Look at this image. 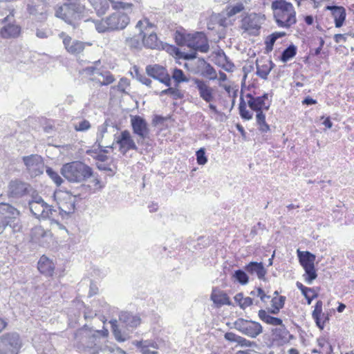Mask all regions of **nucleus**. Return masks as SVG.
<instances>
[{
  "mask_svg": "<svg viewBox=\"0 0 354 354\" xmlns=\"http://www.w3.org/2000/svg\"><path fill=\"white\" fill-rule=\"evenodd\" d=\"M174 39L178 46H187L192 50L191 53H187L175 47L174 52L179 59H193L196 57V51L207 53L209 48L207 38L202 32L188 33L185 31H176Z\"/></svg>",
  "mask_w": 354,
  "mask_h": 354,
  "instance_id": "f257e3e1",
  "label": "nucleus"
},
{
  "mask_svg": "<svg viewBox=\"0 0 354 354\" xmlns=\"http://www.w3.org/2000/svg\"><path fill=\"white\" fill-rule=\"evenodd\" d=\"M271 104L272 99L268 93H264L261 96H255L251 93H242L239 105L240 116L243 120H250L252 118L253 113L248 109L247 106L258 114L260 112L264 113V111H268Z\"/></svg>",
  "mask_w": 354,
  "mask_h": 354,
  "instance_id": "f03ea898",
  "label": "nucleus"
},
{
  "mask_svg": "<svg viewBox=\"0 0 354 354\" xmlns=\"http://www.w3.org/2000/svg\"><path fill=\"white\" fill-rule=\"evenodd\" d=\"M271 8L279 27L289 28L296 24V12L293 5L285 0H274Z\"/></svg>",
  "mask_w": 354,
  "mask_h": 354,
  "instance_id": "7ed1b4c3",
  "label": "nucleus"
},
{
  "mask_svg": "<svg viewBox=\"0 0 354 354\" xmlns=\"http://www.w3.org/2000/svg\"><path fill=\"white\" fill-rule=\"evenodd\" d=\"M85 8L77 1H69L55 8V15L75 27L81 21Z\"/></svg>",
  "mask_w": 354,
  "mask_h": 354,
  "instance_id": "20e7f679",
  "label": "nucleus"
},
{
  "mask_svg": "<svg viewBox=\"0 0 354 354\" xmlns=\"http://www.w3.org/2000/svg\"><path fill=\"white\" fill-rule=\"evenodd\" d=\"M105 19H102L95 24V27L99 32H104L109 30H118L125 28L130 22L128 12L131 10H115Z\"/></svg>",
  "mask_w": 354,
  "mask_h": 354,
  "instance_id": "39448f33",
  "label": "nucleus"
},
{
  "mask_svg": "<svg viewBox=\"0 0 354 354\" xmlns=\"http://www.w3.org/2000/svg\"><path fill=\"white\" fill-rule=\"evenodd\" d=\"M62 174L68 180L79 183L89 178L92 169L80 161H74L65 164L62 168Z\"/></svg>",
  "mask_w": 354,
  "mask_h": 354,
  "instance_id": "423d86ee",
  "label": "nucleus"
},
{
  "mask_svg": "<svg viewBox=\"0 0 354 354\" xmlns=\"http://www.w3.org/2000/svg\"><path fill=\"white\" fill-rule=\"evenodd\" d=\"M251 294L256 295L265 305L268 313L277 315L281 309L284 306L286 298L285 296L280 295L277 290L274 291L273 296L270 300V306L267 305L268 301L270 299V296L268 295L264 290L260 287L255 288Z\"/></svg>",
  "mask_w": 354,
  "mask_h": 354,
  "instance_id": "0eeeda50",
  "label": "nucleus"
},
{
  "mask_svg": "<svg viewBox=\"0 0 354 354\" xmlns=\"http://www.w3.org/2000/svg\"><path fill=\"white\" fill-rule=\"evenodd\" d=\"M300 265L304 270L303 277L308 284H311L317 279V273L315 266L316 256L308 251L297 250Z\"/></svg>",
  "mask_w": 354,
  "mask_h": 354,
  "instance_id": "6e6552de",
  "label": "nucleus"
},
{
  "mask_svg": "<svg viewBox=\"0 0 354 354\" xmlns=\"http://www.w3.org/2000/svg\"><path fill=\"white\" fill-rule=\"evenodd\" d=\"M97 15H105L111 6L114 10H122L124 11L133 10L134 6L132 3L125 0H88Z\"/></svg>",
  "mask_w": 354,
  "mask_h": 354,
  "instance_id": "1a4fd4ad",
  "label": "nucleus"
},
{
  "mask_svg": "<svg viewBox=\"0 0 354 354\" xmlns=\"http://www.w3.org/2000/svg\"><path fill=\"white\" fill-rule=\"evenodd\" d=\"M19 211L8 203H0V221L11 227L14 232L20 231Z\"/></svg>",
  "mask_w": 354,
  "mask_h": 354,
  "instance_id": "9d476101",
  "label": "nucleus"
},
{
  "mask_svg": "<svg viewBox=\"0 0 354 354\" xmlns=\"http://www.w3.org/2000/svg\"><path fill=\"white\" fill-rule=\"evenodd\" d=\"M59 37L62 39V43L66 51L71 55L79 57L83 55L88 46H92L90 42H84L77 39H73L64 32L59 34Z\"/></svg>",
  "mask_w": 354,
  "mask_h": 354,
  "instance_id": "9b49d317",
  "label": "nucleus"
},
{
  "mask_svg": "<svg viewBox=\"0 0 354 354\" xmlns=\"http://www.w3.org/2000/svg\"><path fill=\"white\" fill-rule=\"evenodd\" d=\"M137 26L140 28L141 34L142 35V42L144 45L149 48L156 49L161 46V42L158 38L156 32H152L147 35V30L152 29L156 26L149 21V19L144 18L138 22Z\"/></svg>",
  "mask_w": 354,
  "mask_h": 354,
  "instance_id": "f8f14e48",
  "label": "nucleus"
},
{
  "mask_svg": "<svg viewBox=\"0 0 354 354\" xmlns=\"http://www.w3.org/2000/svg\"><path fill=\"white\" fill-rule=\"evenodd\" d=\"M55 198L62 214H71L75 212L77 198L68 192L59 191L55 193Z\"/></svg>",
  "mask_w": 354,
  "mask_h": 354,
  "instance_id": "ddd939ff",
  "label": "nucleus"
},
{
  "mask_svg": "<svg viewBox=\"0 0 354 354\" xmlns=\"http://www.w3.org/2000/svg\"><path fill=\"white\" fill-rule=\"evenodd\" d=\"M20 346L17 333H6L0 337V354H18Z\"/></svg>",
  "mask_w": 354,
  "mask_h": 354,
  "instance_id": "4468645a",
  "label": "nucleus"
},
{
  "mask_svg": "<svg viewBox=\"0 0 354 354\" xmlns=\"http://www.w3.org/2000/svg\"><path fill=\"white\" fill-rule=\"evenodd\" d=\"M234 328L242 334L254 338L262 333L261 325L257 322L243 318L237 319L234 323Z\"/></svg>",
  "mask_w": 354,
  "mask_h": 354,
  "instance_id": "2eb2a0df",
  "label": "nucleus"
},
{
  "mask_svg": "<svg viewBox=\"0 0 354 354\" xmlns=\"http://www.w3.org/2000/svg\"><path fill=\"white\" fill-rule=\"evenodd\" d=\"M23 161L31 177L38 176L43 173L44 161L41 156L37 154L24 156Z\"/></svg>",
  "mask_w": 354,
  "mask_h": 354,
  "instance_id": "dca6fc26",
  "label": "nucleus"
},
{
  "mask_svg": "<svg viewBox=\"0 0 354 354\" xmlns=\"http://www.w3.org/2000/svg\"><path fill=\"white\" fill-rule=\"evenodd\" d=\"M146 72L148 75L158 80L165 86H171V77L165 67L158 64L149 65L146 67Z\"/></svg>",
  "mask_w": 354,
  "mask_h": 354,
  "instance_id": "f3484780",
  "label": "nucleus"
},
{
  "mask_svg": "<svg viewBox=\"0 0 354 354\" xmlns=\"http://www.w3.org/2000/svg\"><path fill=\"white\" fill-rule=\"evenodd\" d=\"M30 212L36 218H48L53 216L54 211L51 206L43 200L33 201L29 203Z\"/></svg>",
  "mask_w": 354,
  "mask_h": 354,
  "instance_id": "a211bd4d",
  "label": "nucleus"
},
{
  "mask_svg": "<svg viewBox=\"0 0 354 354\" xmlns=\"http://www.w3.org/2000/svg\"><path fill=\"white\" fill-rule=\"evenodd\" d=\"M193 81L202 100L207 103H210L214 100L215 89L207 82L198 78L194 79Z\"/></svg>",
  "mask_w": 354,
  "mask_h": 354,
  "instance_id": "6ab92c4d",
  "label": "nucleus"
},
{
  "mask_svg": "<svg viewBox=\"0 0 354 354\" xmlns=\"http://www.w3.org/2000/svg\"><path fill=\"white\" fill-rule=\"evenodd\" d=\"M131 125L134 134L141 138L149 137L150 130L147 121L140 115H131Z\"/></svg>",
  "mask_w": 354,
  "mask_h": 354,
  "instance_id": "aec40b11",
  "label": "nucleus"
},
{
  "mask_svg": "<svg viewBox=\"0 0 354 354\" xmlns=\"http://www.w3.org/2000/svg\"><path fill=\"white\" fill-rule=\"evenodd\" d=\"M115 142L119 147L120 151L125 154L130 150L136 149V145L128 130L122 131L115 138Z\"/></svg>",
  "mask_w": 354,
  "mask_h": 354,
  "instance_id": "412c9836",
  "label": "nucleus"
},
{
  "mask_svg": "<svg viewBox=\"0 0 354 354\" xmlns=\"http://www.w3.org/2000/svg\"><path fill=\"white\" fill-rule=\"evenodd\" d=\"M53 236L50 230H45L41 225H37L30 231V241L40 245H44Z\"/></svg>",
  "mask_w": 354,
  "mask_h": 354,
  "instance_id": "4be33fe9",
  "label": "nucleus"
},
{
  "mask_svg": "<svg viewBox=\"0 0 354 354\" xmlns=\"http://www.w3.org/2000/svg\"><path fill=\"white\" fill-rule=\"evenodd\" d=\"M29 185L20 180H13L8 185V195L12 197H21L28 193Z\"/></svg>",
  "mask_w": 354,
  "mask_h": 354,
  "instance_id": "5701e85b",
  "label": "nucleus"
},
{
  "mask_svg": "<svg viewBox=\"0 0 354 354\" xmlns=\"http://www.w3.org/2000/svg\"><path fill=\"white\" fill-rule=\"evenodd\" d=\"M322 307V301H317L312 313L313 319L321 330L324 329L326 324L329 321V315L323 312Z\"/></svg>",
  "mask_w": 354,
  "mask_h": 354,
  "instance_id": "b1692460",
  "label": "nucleus"
},
{
  "mask_svg": "<svg viewBox=\"0 0 354 354\" xmlns=\"http://www.w3.org/2000/svg\"><path fill=\"white\" fill-rule=\"evenodd\" d=\"M325 10L331 12L336 28H340L344 25L346 17V9L343 6H327Z\"/></svg>",
  "mask_w": 354,
  "mask_h": 354,
  "instance_id": "393cba45",
  "label": "nucleus"
},
{
  "mask_svg": "<svg viewBox=\"0 0 354 354\" xmlns=\"http://www.w3.org/2000/svg\"><path fill=\"white\" fill-rule=\"evenodd\" d=\"M88 178L86 187L90 194L100 192L104 187L106 182L97 174H93L92 171Z\"/></svg>",
  "mask_w": 354,
  "mask_h": 354,
  "instance_id": "a878e982",
  "label": "nucleus"
},
{
  "mask_svg": "<svg viewBox=\"0 0 354 354\" xmlns=\"http://www.w3.org/2000/svg\"><path fill=\"white\" fill-rule=\"evenodd\" d=\"M241 27L250 34H256L260 29L256 17L251 15H246L242 19Z\"/></svg>",
  "mask_w": 354,
  "mask_h": 354,
  "instance_id": "bb28decb",
  "label": "nucleus"
},
{
  "mask_svg": "<svg viewBox=\"0 0 354 354\" xmlns=\"http://www.w3.org/2000/svg\"><path fill=\"white\" fill-rule=\"evenodd\" d=\"M160 341L142 340L137 343L136 346L142 354H158Z\"/></svg>",
  "mask_w": 354,
  "mask_h": 354,
  "instance_id": "cd10ccee",
  "label": "nucleus"
},
{
  "mask_svg": "<svg viewBox=\"0 0 354 354\" xmlns=\"http://www.w3.org/2000/svg\"><path fill=\"white\" fill-rule=\"evenodd\" d=\"M211 299L217 307L231 304L230 299L227 294L217 288H213Z\"/></svg>",
  "mask_w": 354,
  "mask_h": 354,
  "instance_id": "c85d7f7f",
  "label": "nucleus"
},
{
  "mask_svg": "<svg viewBox=\"0 0 354 354\" xmlns=\"http://www.w3.org/2000/svg\"><path fill=\"white\" fill-rule=\"evenodd\" d=\"M37 268L41 274L48 277H52L54 273L55 266L50 259L43 255L38 261Z\"/></svg>",
  "mask_w": 354,
  "mask_h": 354,
  "instance_id": "c756f323",
  "label": "nucleus"
},
{
  "mask_svg": "<svg viewBox=\"0 0 354 354\" xmlns=\"http://www.w3.org/2000/svg\"><path fill=\"white\" fill-rule=\"evenodd\" d=\"M21 27L15 24L4 26L0 30V35L5 39L15 38L19 36Z\"/></svg>",
  "mask_w": 354,
  "mask_h": 354,
  "instance_id": "7c9ffc66",
  "label": "nucleus"
},
{
  "mask_svg": "<svg viewBox=\"0 0 354 354\" xmlns=\"http://www.w3.org/2000/svg\"><path fill=\"white\" fill-rule=\"evenodd\" d=\"M245 270L251 274H256L259 279H264L266 270L262 263L250 262L245 266Z\"/></svg>",
  "mask_w": 354,
  "mask_h": 354,
  "instance_id": "2f4dec72",
  "label": "nucleus"
},
{
  "mask_svg": "<svg viewBox=\"0 0 354 354\" xmlns=\"http://www.w3.org/2000/svg\"><path fill=\"white\" fill-rule=\"evenodd\" d=\"M271 61L266 59L257 60V74L262 79H266L271 71Z\"/></svg>",
  "mask_w": 354,
  "mask_h": 354,
  "instance_id": "473e14b6",
  "label": "nucleus"
},
{
  "mask_svg": "<svg viewBox=\"0 0 354 354\" xmlns=\"http://www.w3.org/2000/svg\"><path fill=\"white\" fill-rule=\"evenodd\" d=\"M286 35V33L283 31L274 32L268 35L265 40V52L267 53H270L273 50V46L276 40L279 38L283 37Z\"/></svg>",
  "mask_w": 354,
  "mask_h": 354,
  "instance_id": "72a5a7b5",
  "label": "nucleus"
},
{
  "mask_svg": "<svg viewBox=\"0 0 354 354\" xmlns=\"http://www.w3.org/2000/svg\"><path fill=\"white\" fill-rule=\"evenodd\" d=\"M296 286L306 299L308 304H310L311 301L317 297L318 294L314 288L306 287L299 281L296 283Z\"/></svg>",
  "mask_w": 354,
  "mask_h": 354,
  "instance_id": "f704fd0d",
  "label": "nucleus"
},
{
  "mask_svg": "<svg viewBox=\"0 0 354 354\" xmlns=\"http://www.w3.org/2000/svg\"><path fill=\"white\" fill-rule=\"evenodd\" d=\"M268 310L261 309L259 310L258 315L261 321L266 324L272 326H281L283 324L282 319L278 317H274L268 314Z\"/></svg>",
  "mask_w": 354,
  "mask_h": 354,
  "instance_id": "c9c22d12",
  "label": "nucleus"
},
{
  "mask_svg": "<svg viewBox=\"0 0 354 354\" xmlns=\"http://www.w3.org/2000/svg\"><path fill=\"white\" fill-rule=\"evenodd\" d=\"M256 122L260 132L266 133L270 131V125L266 122L264 113L260 112L256 114Z\"/></svg>",
  "mask_w": 354,
  "mask_h": 354,
  "instance_id": "e433bc0d",
  "label": "nucleus"
},
{
  "mask_svg": "<svg viewBox=\"0 0 354 354\" xmlns=\"http://www.w3.org/2000/svg\"><path fill=\"white\" fill-rule=\"evenodd\" d=\"M98 75H101L102 77V78H103L102 81L97 80L95 77H91L90 79L92 81L96 82V83L100 86L109 85V84H112L113 82H114V81H115L114 76L109 71H106L104 73L100 71V73Z\"/></svg>",
  "mask_w": 354,
  "mask_h": 354,
  "instance_id": "4c0bfd02",
  "label": "nucleus"
},
{
  "mask_svg": "<svg viewBox=\"0 0 354 354\" xmlns=\"http://www.w3.org/2000/svg\"><path fill=\"white\" fill-rule=\"evenodd\" d=\"M297 52V48L294 44H290L288 48H286L281 53L280 57V60L286 63L292 58H293Z\"/></svg>",
  "mask_w": 354,
  "mask_h": 354,
  "instance_id": "58836bf2",
  "label": "nucleus"
},
{
  "mask_svg": "<svg viewBox=\"0 0 354 354\" xmlns=\"http://www.w3.org/2000/svg\"><path fill=\"white\" fill-rule=\"evenodd\" d=\"M234 301L242 309H245L253 304V299L250 297H244L242 292L234 296Z\"/></svg>",
  "mask_w": 354,
  "mask_h": 354,
  "instance_id": "ea45409f",
  "label": "nucleus"
},
{
  "mask_svg": "<svg viewBox=\"0 0 354 354\" xmlns=\"http://www.w3.org/2000/svg\"><path fill=\"white\" fill-rule=\"evenodd\" d=\"M169 95L173 97L174 100H179L182 99L183 97V94L182 92L176 88H172L170 86H168L167 89L162 90L160 93V95Z\"/></svg>",
  "mask_w": 354,
  "mask_h": 354,
  "instance_id": "a19ab883",
  "label": "nucleus"
},
{
  "mask_svg": "<svg viewBox=\"0 0 354 354\" xmlns=\"http://www.w3.org/2000/svg\"><path fill=\"white\" fill-rule=\"evenodd\" d=\"M171 77L176 84L188 82V79L184 72L181 69L177 68L173 70Z\"/></svg>",
  "mask_w": 354,
  "mask_h": 354,
  "instance_id": "79ce46f5",
  "label": "nucleus"
},
{
  "mask_svg": "<svg viewBox=\"0 0 354 354\" xmlns=\"http://www.w3.org/2000/svg\"><path fill=\"white\" fill-rule=\"evenodd\" d=\"M111 324L113 334L115 339L119 342H124L127 338L124 335H123L122 333L121 330L118 328V326L116 324V321L115 320L111 321Z\"/></svg>",
  "mask_w": 354,
  "mask_h": 354,
  "instance_id": "37998d69",
  "label": "nucleus"
},
{
  "mask_svg": "<svg viewBox=\"0 0 354 354\" xmlns=\"http://www.w3.org/2000/svg\"><path fill=\"white\" fill-rule=\"evenodd\" d=\"M243 9L244 6L242 3H237L234 6H227L226 8V15L228 17H231L243 11Z\"/></svg>",
  "mask_w": 354,
  "mask_h": 354,
  "instance_id": "c03bdc74",
  "label": "nucleus"
},
{
  "mask_svg": "<svg viewBox=\"0 0 354 354\" xmlns=\"http://www.w3.org/2000/svg\"><path fill=\"white\" fill-rule=\"evenodd\" d=\"M97 354H127L124 351L118 346H106Z\"/></svg>",
  "mask_w": 354,
  "mask_h": 354,
  "instance_id": "a18cd8bd",
  "label": "nucleus"
},
{
  "mask_svg": "<svg viewBox=\"0 0 354 354\" xmlns=\"http://www.w3.org/2000/svg\"><path fill=\"white\" fill-rule=\"evenodd\" d=\"M130 82L126 77L121 78L118 84L113 87V88L116 89L120 93H126V89L129 86Z\"/></svg>",
  "mask_w": 354,
  "mask_h": 354,
  "instance_id": "49530a36",
  "label": "nucleus"
},
{
  "mask_svg": "<svg viewBox=\"0 0 354 354\" xmlns=\"http://www.w3.org/2000/svg\"><path fill=\"white\" fill-rule=\"evenodd\" d=\"M234 276L235 279L242 285L246 284L249 281V278L246 273L241 270H236Z\"/></svg>",
  "mask_w": 354,
  "mask_h": 354,
  "instance_id": "de8ad7c7",
  "label": "nucleus"
},
{
  "mask_svg": "<svg viewBox=\"0 0 354 354\" xmlns=\"http://www.w3.org/2000/svg\"><path fill=\"white\" fill-rule=\"evenodd\" d=\"M46 172L57 186H60L62 185L63 180L57 172L50 168L46 170Z\"/></svg>",
  "mask_w": 354,
  "mask_h": 354,
  "instance_id": "09e8293b",
  "label": "nucleus"
},
{
  "mask_svg": "<svg viewBox=\"0 0 354 354\" xmlns=\"http://www.w3.org/2000/svg\"><path fill=\"white\" fill-rule=\"evenodd\" d=\"M91 127V124L88 120L83 119L78 124L74 125V129L76 131H86Z\"/></svg>",
  "mask_w": 354,
  "mask_h": 354,
  "instance_id": "8fccbe9b",
  "label": "nucleus"
},
{
  "mask_svg": "<svg viewBox=\"0 0 354 354\" xmlns=\"http://www.w3.org/2000/svg\"><path fill=\"white\" fill-rule=\"evenodd\" d=\"M196 160L197 163L200 165H204L207 162V158L205 156V150L204 148H201L196 153Z\"/></svg>",
  "mask_w": 354,
  "mask_h": 354,
  "instance_id": "3c124183",
  "label": "nucleus"
},
{
  "mask_svg": "<svg viewBox=\"0 0 354 354\" xmlns=\"http://www.w3.org/2000/svg\"><path fill=\"white\" fill-rule=\"evenodd\" d=\"M82 73L84 74L86 76L92 77V76H94L95 75H98L100 73V70L94 66H88V67L84 68L82 71Z\"/></svg>",
  "mask_w": 354,
  "mask_h": 354,
  "instance_id": "603ef678",
  "label": "nucleus"
},
{
  "mask_svg": "<svg viewBox=\"0 0 354 354\" xmlns=\"http://www.w3.org/2000/svg\"><path fill=\"white\" fill-rule=\"evenodd\" d=\"M129 325L131 327H136L140 324V318L138 316H129L128 317Z\"/></svg>",
  "mask_w": 354,
  "mask_h": 354,
  "instance_id": "864d4df0",
  "label": "nucleus"
},
{
  "mask_svg": "<svg viewBox=\"0 0 354 354\" xmlns=\"http://www.w3.org/2000/svg\"><path fill=\"white\" fill-rule=\"evenodd\" d=\"M106 153L107 151L106 149H102L97 154H96L95 156H94V158L99 161H106L108 159Z\"/></svg>",
  "mask_w": 354,
  "mask_h": 354,
  "instance_id": "5fc2aeb1",
  "label": "nucleus"
},
{
  "mask_svg": "<svg viewBox=\"0 0 354 354\" xmlns=\"http://www.w3.org/2000/svg\"><path fill=\"white\" fill-rule=\"evenodd\" d=\"M225 339L230 342H236L239 335L232 332H227L224 335Z\"/></svg>",
  "mask_w": 354,
  "mask_h": 354,
  "instance_id": "6e6d98bb",
  "label": "nucleus"
},
{
  "mask_svg": "<svg viewBox=\"0 0 354 354\" xmlns=\"http://www.w3.org/2000/svg\"><path fill=\"white\" fill-rule=\"evenodd\" d=\"M347 35H351L350 34L348 33H346V34H335L334 35V41L335 43L337 44H339L340 42H345L346 41V36Z\"/></svg>",
  "mask_w": 354,
  "mask_h": 354,
  "instance_id": "4d7b16f0",
  "label": "nucleus"
},
{
  "mask_svg": "<svg viewBox=\"0 0 354 354\" xmlns=\"http://www.w3.org/2000/svg\"><path fill=\"white\" fill-rule=\"evenodd\" d=\"M236 342L242 346H250L252 345V343L250 341L246 339L245 338L239 336L238 340Z\"/></svg>",
  "mask_w": 354,
  "mask_h": 354,
  "instance_id": "13d9d810",
  "label": "nucleus"
},
{
  "mask_svg": "<svg viewBox=\"0 0 354 354\" xmlns=\"http://www.w3.org/2000/svg\"><path fill=\"white\" fill-rule=\"evenodd\" d=\"M222 68L227 71H233L234 68V65L231 62H228L225 60V63L221 65Z\"/></svg>",
  "mask_w": 354,
  "mask_h": 354,
  "instance_id": "bf43d9fd",
  "label": "nucleus"
},
{
  "mask_svg": "<svg viewBox=\"0 0 354 354\" xmlns=\"http://www.w3.org/2000/svg\"><path fill=\"white\" fill-rule=\"evenodd\" d=\"M304 21L306 25L310 26L314 23V17L312 15H306L304 17Z\"/></svg>",
  "mask_w": 354,
  "mask_h": 354,
  "instance_id": "052dcab7",
  "label": "nucleus"
},
{
  "mask_svg": "<svg viewBox=\"0 0 354 354\" xmlns=\"http://www.w3.org/2000/svg\"><path fill=\"white\" fill-rule=\"evenodd\" d=\"M302 103L304 104H307V105H310V104H317V100L310 97H306L303 101H302Z\"/></svg>",
  "mask_w": 354,
  "mask_h": 354,
  "instance_id": "680f3d73",
  "label": "nucleus"
},
{
  "mask_svg": "<svg viewBox=\"0 0 354 354\" xmlns=\"http://www.w3.org/2000/svg\"><path fill=\"white\" fill-rule=\"evenodd\" d=\"M323 124L328 129H330L333 126V123L330 121V119L329 117H327L324 119L323 122Z\"/></svg>",
  "mask_w": 354,
  "mask_h": 354,
  "instance_id": "e2e57ef3",
  "label": "nucleus"
},
{
  "mask_svg": "<svg viewBox=\"0 0 354 354\" xmlns=\"http://www.w3.org/2000/svg\"><path fill=\"white\" fill-rule=\"evenodd\" d=\"M140 81L147 86H150L151 84V80L146 77H140Z\"/></svg>",
  "mask_w": 354,
  "mask_h": 354,
  "instance_id": "0e129e2a",
  "label": "nucleus"
},
{
  "mask_svg": "<svg viewBox=\"0 0 354 354\" xmlns=\"http://www.w3.org/2000/svg\"><path fill=\"white\" fill-rule=\"evenodd\" d=\"M96 332L104 337H107L109 335V331L106 328H103L102 330H97Z\"/></svg>",
  "mask_w": 354,
  "mask_h": 354,
  "instance_id": "69168bd1",
  "label": "nucleus"
},
{
  "mask_svg": "<svg viewBox=\"0 0 354 354\" xmlns=\"http://www.w3.org/2000/svg\"><path fill=\"white\" fill-rule=\"evenodd\" d=\"M208 107L209 108V109L213 112L215 114H219V111H218L216 106L212 104L211 102L209 103V106Z\"/></svg>",
  "mask_w": 354,
  "mask_h": 354,
  "instance_id": "338daca9",
  "label": "nucleus"
},
{
  "mask_svg": "<svg viewBox=\"0 0 354 354\" xmlns=\"http://www.w3.org/2000/svg\"><path fill=\"white\" fill-rule=\"evenodd\" d=\"M7 326V322L0 317V332L3 330Z\"/></svg>",
  "mask_w": 354,
  "mask_h": 354,
  "instance_id": "774afa93",
  "label": "nucleus"
}]
</instances>
